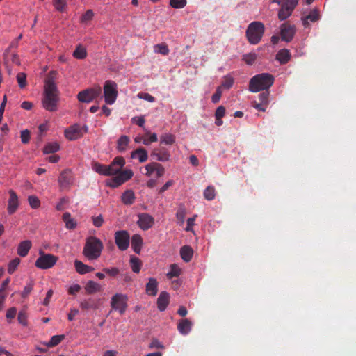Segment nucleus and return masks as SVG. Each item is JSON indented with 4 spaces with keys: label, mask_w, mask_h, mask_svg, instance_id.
<instances>
[{
    "label": "nucleus",
    "mask_w": 356,
    "mask_h": 356,
    "mask_svg": "<svg viewBox=\"0 0 356 356\" xmlns=\"http://www.w3.org/2000/svg\"><path fill=\"white\" fill-rule=\"evenodd\" d=\"M169 293L166 291L161 292L157 299V307L159 310L161 312L165 311L169 304Z\"/></svg>",
    "instance_id": "18"
},
{
    "label": "nucleus",
    "mask_w": 356,
    "mask_h": 356,
    "mask_svg": "<svg viewBox=\"0 0 356 356\" xmlns=\"http://www.w3.org/2000/svg\"><path fill=\"white\" fill-rule=\"evenodd\" d=\"M158 137L156 134H151L149 131L147 132L145 136L143 138V143L145 145H149L152 143L156 142Z\"/></svg>",
    "instance_id": "34"
},
{
    "label": "nucleus",
    "mask_w": 356,
    "mask_h": 356,
    "mask_svg": "<svg viewBox=\"0 0 356 356\" xmlns=\"http://www.w3.org/2000/svg\"><path fill=\"white\" fill-rule=\"evenodd\" d=\"M94 16V13L92 10H88L85 13H83L81 17V23H87L88 22L92 19Z\"/></svg>",
    "instance_id": "49"
},
{
    "label": "nucleus",
    "mask_w": 356,
    "mask_h": 356,
    "mask_svg": "<svg viewBox=\"0 0 356 356\" xmlns=\"http://www.w3.org/2000/svg\"><path fill=\"white\" fill-rule=\"evenodd\" d=\"M151 156L156 158L159 161H167L170 159V153L165 148L154 149L151 153Z\"/></svg>",
    "instance_id": "17"
},
{
    "label": "nucleus",
    "mask_w": 356,
    "mask_h": 356,
    "mask_svg": "<svg viewBox=\"0 0 356 356\" xmlns=\"http://www.w3.org/2000/svg\"><path fill=\"white\" fill-rule=\"evenodd\" d=\"M156 162H152L145 165V168L146 170L145 175L147 177H151L152 173L155 172L156 168Z\"/></svg>",
    "instance_id": "52"
},
{
    "label": "nucleus",
    "mask_w": 356,
    "mask_h": 356,
    "mask_svg": "<svg viewBox=\"0 0 356 356\" xmlns=\"http://www.w3.org/2000/svg\"><path fill=\"white\" fill-rule=\"evenodd\" d=\"M265 32V26L262 22H251L247 28L245 35L248 41L252 44H258Z\"/></svg>",
    "instance_id": "4"
},
{
    "label": "nucleus",
    "mask_w": 356,
    "mask_h": 356,
    "mask_svg": "<svg viewBox=\"0 0 356 356\" xmlns=\"http://www.w3.org/2000/svg\"><path fill=\"white\" fill-rule=\"evenodd\" d=\"M204 197L209 201H211L213 200L216 197V190L213 186H209L207 187V188L204 191L203 193Z\"/></svg>",
    "instance_id": "38"
},
{
    "label": "nucleus",
    "mask_w": 356,
    "mask_h": 356,
    "mask_svg": "<svg viewBox=\"0 0 356 356\" xmlns=\"http://www.w3.org/2000/svg\"><path fill=\"white\" fill-rule=\"evenodd\" d=\"M17 81L21 88H24L26 86V75L25 73L20 72L17 75Z\"/></svg>",
    "instance_id": "50"
},
{
    "label": "nucleus",
    "mask_w": 356,
    "mask_h": 356,
    "mask_svg": "<svg viewBox=\"0 0 356 356\" xmlns=\"http://www.w3.org/2000/svg\"><path fill=\"white\" fill-rule=\"evenodd\" d=\"M118 175L120 176V177H121V179L123 180V182L124 183L133 177L134 173L131 170L126 169L124 170H121Z\"/></svg>",
    "instance_id": "43"
},
{
    "label": "nucleus",
    "mask_w": 356,
    "mask_h": 356,
    "mask_svg": "<svg viewBox=\"0 0 356 356\" xmlns=\"http://www.w3.org/2000/svg\"><path fill=\"white\" fill-rule=\"evenodd\" d=\"M257 58V56L255 53H249L243 56V60L248 65H252L255 63Z\"/></svg>",
    "instance_id": "42"
},
{
    "label": "nucleus",
    "mask_w": 356,
    "mask_h": 356,
    "mask_svg": "<svg viewBox=\"0 0 356 356\" xmlns=\"http://www.w3.org/2000/svg\"><path fill=\"white\" fill-rule=\"evenodd\" d=\"M161 143L165 145H172L175 142V137L170 134H165L160 138Z\"/></svg>",
    "instance_id": "41"
},
{
    "label": "nucleus",
    "mask_w": 356,
    "mask_h": 356,
    "mask_svg": "<svg viewBox=\"0 0 356 356\" xmlns=\"http://www.w3.org/2000/svg\"><path fill=\"white\" fill-rule=\"evenodd\" d=\"M122 184H124L123 180L121 179V177H120L118 175H117L109 182L107 183V186L111 188H117Z\"/></svg>",
    "instance_id": "46"
},
{
    "label": "nucleus",
    "mask_w": 356,
    "mask_h": 356,
    "mask_svg": "<svg viewBox=\"0 0 356 356\" xmlns=\"http://www.w3.org/2000/svg\"><path fill=\"white\" fill-rule=\"evenodd\" d=\"M19 263H20V259L19 258H15V259L11 260L8 264V273L10 275L13 274L17 269Z\"/></svg>",
    "instance_id": "44"
},
{
    "label": "nucleus",
    "mask_w": 356,
    "mask_h": 356,
    "mask_svg": "<svg viewBox=\"0 0 356 356\" xmlns=\"http://www.w3.org/2000/svg\"><path fill=\"white\" fill-rule=\"evenodd\" d=\"M186 0H170V6L176 9H181L186 6Z\"/></svg>",
    "instance_id": "45"
},
{
    "label": "nucleus",
    "mask_w": 356,
    "mask_h": 356,
    "mask_svg": "<svg viewBox=\"0 0 356 356\" xmlns=\"http://www.w3.org/2000/svg\"><path fill=\"white\" fill-rule=\"evenodd\" d=\"M234 84V79L230 75H226L223 77V81L219 87L229 89Z\"/></svg>",
    "instance_id": "40"
},
{
    "label": "nucleus",
    "mask_w": 356,
    "mask_h": 356,
    "mask_svg": "<svg viewBox=\"0 0 356 356\" xmlns=\"http://www.w3.org/2000/svg\"><path fill=\"white\" fill-rule=\"evenodd\" d=\"M181 273V269L176 264H172L170 265V271L167 273V277L168 279H172V277H179Z\"/></svg>",
    "instance_id": "37"
},
{
    "label": "nucleus",
    "mask_w": 356,
    "mask_h": 356,
    "mask_svg": "<svg viewBox=\"0 0 356 356\" xmlns=\"http://www.w3.org/2000/svg\"><path fill=\"white\" fill-rule=\"evenodd\" d=\"M131 247L136 254H140L143 243V238L139 234H134L131 237Z\"/></svg>",
    "instance_id": "23"
},
{
    "label": "nucleus",
    "mask_w": 356,
    "mask_h": 356,
    "mask_svg": "<svg viewBox=\"0 0 356 356\" xmlns=\"http://www.w3.org/2000/svg\"><path fill=\"white\" fill-rule=\"evenodd\" d=\"M137 96L138 98L143 99L146 100L149 102H155V97H154L149 93L139 92Z\"/></svg>",
    "instance_id": "59"
},
{
    "label": "nucleus",
    "mask_w": 356,
    "mask_h": 356,
    "mask_svg": "<svg viewBox=\"0 0 356 356\" xmlns=\"http://www.w3.org/2000/svg\"><path fill=\"white\" fill-rule=\"evenodd\" d=\"M138 218L137 224L143 230L145 231L150 229L154 224V218L149 213H138Z\"/></svg>",
    "instance_id": "13"
},
{
    "label": "nucleus",
    "mask_w": 356,
    "mask_h": 356,
    "mask_svg": "<svg viewBox=\"0 0 356 356\" xmlns=\"http://www.w3.org/2000/svg\"><path fill=\"white\" fill-rule=\"evenodd\" d=\"M136 196L133 191L127 190L121 197L122 202L126 205H131L134 202Z\"/></svg>",
    "instance_id": "28"
},
{
    "label": "nucleus",
    "mask_w": 356,
    "mask_h": 356,
    "mask_svg": "<svg viewBox=\"0 0 356 356\" xmlns=\"http://www.w3.org/2000/svg\"><path fill=\"white\" fill-rule=\"evenodd\" d=\"M74 181L72 172L69 169L63 170L58 177V183L62 190L69 189Z\"/></svg>",
    "instance_id": "12"
},
{
    "label": "nucleus",
    "mask_w": 356,
    "mask_h": 356,
    "mask_svg": "<svg viewBox=\"0 0 356 356\" xmlns=\"http://www.w3.org/2000/svg\"><path fill=\"white\" fill-rule=\"evenodd\" d=\"M131 157L132 159H138L140 163H144L147 160L148 154L147 150L140 147L131 153Z\"/></svg>",
    "instance_id": "21"
},
{
    "label": "nucleus",
    "mask_w": 356,
    "mask_h": 356,
    "mask_svg": "<svg viewBox=\"0 0 356 356\" xmlns=\"http://www.w3.org/2000/svg\"><path fill=\"white\" fill-rule=\"evenodd\" d=\"M125 165V160L122 156L115 157L110 165H106L109 176L118 175Z\"/></svg>",
    "instance_id": "14"
},
{
    "label": "nucleus",
    "mask_w": 356,
    "mask_h": 356,
    "mask_svg": "<svg viewBox=\"0 0 356 356\" xmlns=\"http://www.w3.org/2000/svg\"><path fill=\"white\" fill-rule=\"evenodd\" d=\"M130 264L134 273H138L140 272L142 264L141 261L138 257H131L130 259Z\"/></svg>",
    "instance_id": "36"
},
{
    "label": "nucleus",
    "mask_w": 356,
    "mask_h": 356,
    "mask_svg": "<svg viewBox=\"0 0 356 356\" xmlns=\"http://www.w3.org/2000/svg\"><path fill=\"white\" fill-rule=\"evenodd\" d=\"M80 307L83 310L97 309L99 308V301L93 298L85 299L80 301Z\"/></svg>",
    "instance_id": "19"
},
{
    "label": "nucleus",
    "mask_w": 356,
    "mask_h": 356,
    "mask_svg": "<svg viewBox=\"0 0 356 356\" xmlns=\"http://www.w3.org/2000/svg\"><path fill=\"white\" fill-rule=\"evenodd\" d=\"M299 0H282L277 17L280 21L288 19L297 6Z\"/></svg>",
    "instance_id": "5"
},
{
    "label": "nucleus",
    "mask_w": 356,
    "mask_h": 356,
    "mask_svg": "<svg viewBox=\"0 0 356 356\" xmlns=\"http://www.w3.org/2000/svg\"><path fill=\"white\" fill-rule=\"evenodd\" d=\"M85 290L87 293L92 294L97 291H100L101 286L98 283H97L94 281L90 280L87 282V284L85 286Z\"/></svg>",
    "instance_id": "30"
},
{
    "label": "nucleus",
    "mask_w": 356,
    "mask_h": 356,
    "mask_svg": "<svg viewBox=\"0 0 356 356\" xmlns=\"http://www.w3.org/2000/svg\"><path fill=\"white\" fill-rule=\"evenodd\" d=\"M129 138L127 136H122L118 140V149L124 152L129 143Z\"/></svg>",
    "instance_id": "35"
},
{
    "label": "nucleus",
    "mask_w": 356,
    "mask_h": 356,
    "mask_svg": "<svg viewBox=\"0 0 356 356\" xmlns=\"http://www.w3.org/2000/svg\"><path fill=\"white\" fill-rule=\"evenodd\" d=\"M31 248V242L30 241H24L21 242L17 248V254L21 257H26Z\"/></svg>",
    "instance_id": "25"
},
{
    "label": "nucleus",
    "mask_w": 356,
    "mask_h": 356,
    "mask_svg": "<svg viewBox=\"0 0 356 356\" xmlns=\"http://www.w3.org/2000/svg\"><path fill=\"white\" fill-rule=\"evenodd\" d=\"M56 74V72L51 71L45 81L44 94L42 102L43 107L49 111H54L57 109L59 99V92L55 83Z\"/></svg>",
    "instance_id": "1"
},
{
    "label": "nucleus",
    "mask_w": 356,
    "mask_h": 356,
    "mask_svg": "<svg viewBox=\"0 0 356 356\" xmlns=\"http://www.w3.org/2000/svg\"><path fill=\"white\" fill-rule=\"evenodd\" d=\"M81 290V286L78 284L70 286L68 289V293L70 295H75Z\"/></svg>",
    "instance_id": "64"
},
{
    "label": "nucleus",
    "mask_w": 356,
    "mask_h": 356,
    "mask_svg": "<svg viewBox=\"0 0 356 356\" xmlns=\"http://www.w3.org/2000/svg\"><path fill=\"white\" fill-rule=\"evenodd\" d=\"M102 94V88L100 86H96L88 88L79 92L77 95V99L79 102L83 103H90L95 99L100 96Z\"/></svg>",
    "instance_id": "8"
},
{
    "label": "nucleus",
    "mask_w": 356,
    "mask_h": 356,
    "mask_svg": "<svg viewBox=\"0 0 356 356\" xmlns=\"http://www.w3.org/2000/svg\"><path fill=\"white\" fill-rule=\"evenodd\" d=\"M264 92L260 93L259 95V99L262 104L265 105L268 104V97H269V90H263Z\"/></svg>",
    "instance_id": "58"
},
{
    "label": "nucleus",
    "mask_w": 356,
    "mask_h": 356,
    "mask_svg": "<svg viewBox=\"0 0 356 356\" xmlns=\"http://www.w3.org/2000/svg\"><path fill=\"white\" fill-rule=\"evenodd\" d=\"M225 114V108L220 106L217 108L215 113V118H222Z\"/></svg>",
    "instance_id": "63"
},
{
    "label": "nucleus",
    "mask_w": 356,
    "mask_h": 356,
    "mask_svg": "<svg viewBox=\"0 0 356 356\" xmlns=\"http://www.w3.org/2000/svg\"><path fill=\"white\" fill-rule=\"evenodd\" d=\"M157 292L158 282L155 278L151 277L146 284V293L149 296H154L157 294Z\"/></svg>",
    "instance_id": "22"
},
{
    "label": "nucleus",
    "mask_w": 356,
    "mask_h": 356,
    "mask_svg": "<svg viewBox=\"0 0 356 356\" xmlns=\"http://www.w3.org/2000/svg\"><path fill=\"white\" fill-rule=\"evenodd\" d=\"M186 214V209L184 207H180L177 211L176 217L181 223L184 222Z\"/></svg>",
    "instance_id": "57"
},
{
    "label": "nucleus",
    "mask_w": 356,
    "mask_h": 356,
    "mask_svg": "<svg viewBox=\"0 0 356 356\" xmlns=\"http://www.w3.org/2000/svg\"><path fill=\"white\" fill-rule=\"evenodd\" d=\"M53 3L55 8L60 12H63L66 6L65 0H53Z\"/></svg>",
    "instance_id": "54"
},
{
    "label": "nucleus",
    "mask_w": 356,
    "mask_h": 356,
    "mask_svg": "<svg viewBox=\"0 0 356 356\" xmlns=\"http://www.w3.org/2000/svg\"><path fill=\"white\" fill-rule=\"evenodd\" d=\"M60 149V146L57 143H47L43 149L44 154H53L58 152Z\"/></svg>",
    "instance_id": "33"
},
{
    "label": "nucleus",
    "mask_w": 356,
    "mask_h": 356,
    "mask_svg": "<svg viewBox=\"0 0 356 356\" xmlns=\"http://www.w3.org/2000/svg\"><path fill=\"white\" fill-rule=\"evenodd\" d=\"M28 201L31 207L33 209H38L40 206V201L35 195L29 196Z\"/></svg>",
    "instance_id": "48"
},
{
    "label": "nucleus",
    "mask_w": 356,
    "mask_h": 356,
    "mask_svg": "<svg viewBox=\"0 0 356 356\" xmlns=\"http://www.w3.org/2000/svg\"><path fill=\"white\" fill-rule=\"evenodd\" d=\"M193 254V250L191 247L189 245H184L181 248L180 250V255L181 259L186 261L188 262L191 260Z\"/></svg>",
    "instance_id": "27"
},
{
    "label": "nucleus",
    "mask_w": 356,
    "mask_h": 356,
    "mask_svg": "<svg viewBox=\"0 0 356 356\" xmlns=\"http://www.w3.org/2000/svg\"><path fill=\"white\" fill-rule=\"evenodd\" d=\"M92 220L93 225L96 227H100L104 222V218L101 214L97 216H92Z\"/></svg>",
    "instance_id": "55"
},
{
    "label": "nucleus",
    "mask_w": 356,
    "mask_h": 356,
    "mask_svg": "<svg viewBox=\"0 0 356 356\" xmlns=\"http://www.w3.org/2000/svg\"><path fill=\"white\" fill-rule=\"evenodd\" d=\"M115 242L120 250H127L130 243V235L129 232L126 230H119L115 232Z\"/></svg>",
    "instance_id": "10"
},
{
    "label": "nucleus",
    "mask_w": 356,
    "mask_h": 356,
    "mask_svg": "<svg viewBox=\"0 0 356 356\" xmlns=\"http://www.w3.org/2000/svg\"><path fill=\"white\" fill-rule=\"evenodd\" d=\"M63 220L65 223V227L69 229H74L76 227V222L74 218H71L70 213L66 212L63 215Z\"/></svg>",
    "instance_id": "29"
},
{
    "label": "nucleus",
    "mask_w": 356,
    "mask_h": 356,
    "mask_svg": "<svg viewBox=\"0 0 356 356\" xmlns=\"http://www.w3.org/2000/svg\"><path fill=\"white\" fill-rule=\"evenodd\" d=\"M74 266L76 270L79 274H86L94 270L93 267L84 264L82 261L79 260L74 261Z\"/></svg>",
    "instance_id": "26"
},
{
    "label": "nucleus",
    "mask_w": 356,
    "mask_h": 356,
    "mask_svg": "<svg viewBox=\"0 0 356 356\" xmlns=\"http://www.w3.org/2000/svg\"><path fill=\"white\" fill-rule=\"evenodd\" d=\"M222 91L221 87H218L216 88L215 93L211 97L212 102L214 104L219 102L220 97L222 96Z\"/></svg>",
    "instance_id": "56"
},
{
    "label": "nucleus",
    "mask_w": 356,
    "mask_h": 356,
    "mask_svg": "<svg viewBox=\"0 0 356 356\" xmlns=\"http://www.w3.org/2000/svg\"><path fill=\"white\" fill-rule=\"evenodd\" d=\"M127 296L122 293L115 294L111 301V305L114 310H117L120 314H123L127 307Z\"/></svg>",
    "instance_id": "11"
},
{
    "label": "nucleus",
    "mask_w": 356,
    "mask_h": 356,
    "mask_svg": "<svg viewBox=\"0 0 356 356\" xmlns=\"http://www.w3.org/2000/svg\"><path fill=\"white\" fill-rule=\"evenodd\" d=\"M65 137L70 140H75L83 136L81 126L75 124L65 131Z\"/></svg>",
    "instance_id": "15"
},
{
    "label": "nucleus",
    "mask_w": 356,
    "mask_h": 356,
    "mask_svg": "<svg viewBox=\"0 0 356 356\" xmlns=\"http://www.w3.org/2000/svg\"><path fill=\"white\" fill-rule=\"evenodd\" d=\"M191 327L192 323L187 318L181 320L177 325L179 332L183 335L188 334L191 330Z\"/></svg>",
    "instance_id": "20"
},
{
    "label": "nucleus",
    "mask_w": 356,
    "mask_h": 356,
    "mask_svg": "<svg viewBox=\"0 0 356 356\" xmlns=\"http://www.w3.org/2000/svg\"><path fill=\"white\" fill-rule=\"evenodd\" d=\"M65 338L64 335H54L51 337L50 341L48 342L47 346L49 347H54L59 344L62 340Z\"/></svg>",
    "instance_id": "47"
},
{
    "label": "nucleus",
    "mask_w": 356,
    "mask_h": 356,
    "mask_svg": "<svg viewBox=\"0 0 356 356\" xmlns=\"http://www.w3.org/2000/svg\"><path fill=\"white\" fill-rule=\"evenodd\" d=\"M154 52L166 56L169 54V49L166 44L161 43L154 46Z\"/></svg>",
    "instance_id": "39"
},
{
    "label": "nucleus",
    "mask_w": 356,
    "mask_h": 356,
    "mask_svg": "<svg viewBox=\"0 0 356 356\" xmlns=\"http://www.w3.org/2000/svg\"><path fill=\"white\" fill-rule=\"evenodd\" d=\"M21 140L24 144L29 143L30 140V132L29 130L25 129L21 131Z\"/></svg>",
    "instance_id": "61"
},
{
    "label": "nucleus",
    "mask_w": 356,
    "mask_h": 356,
    "mask_svg": "<svg viewBox=\"0 0 356 356\" xmlns=\"http://www.w3.org/2000/svg\"><path fill=\"white\" fill-rule=\"evenodd\" d=\"M26 318L27 317L26 313L22 311L19 312L17 316V320L19 323L23 325H26L27 324Z\"/></svg>",
    "instance_id": "62"
},
{
    "label": "nucleus",
    "mask_w": 356,
    "mask_h": 356,
    "mask_svg": "<svg viewBox=\"0 0 356 356\" xmlns=\"http://www.w3.org/2000/svg\"><path fill=\"white\" fill-rule=\"evenodd\" d=\"M33 289V282H30L28 283L24 288L21 296L23 298H26L28 297V296L31 293Z\"/></svg>",
    "instance_id": "51"
},
{
    "label": "nucleus",
    "mask_w": 356,
    "mask_h": 356,
    "mask_svg": "<svg viewBox=\"0 0 356 356\" xmlns=\"http://www.w3.org/2000/svg\"><path fill=\"white\" fill-rule=\"evenodd\" d=\"M58 259V257L54 254L40 252V257L35 261V265L37 268L40 269H49L56 264Z\"/></svg>",
    "instance_id": "7"
},
{
    "label": "nucleus",
    "mask_w": 356,
    "mask_h": 356,
    "mask_svg": "<svg viewBox=\"0 0 356 356\" xmlns=\"http://www.w3.org/2000/svg\"><path fill=\"white\" fill-rule=\"evenodd\" d=\"M10 198L8 200V212L9 214L14 213L18 208V197L16 193L13 191H9Z\"/></svg>",
    "instance_id": "16"
},
{
    "label": "nucleus",
    "mask_w": 356,
    "mask_h": 356,
    "mask_svg": "<svg viewBox=\"0 0 356 356\" xmlns=\"http://www.w3.org/2000/svg\"><path fill=\"white\" fill-rule=\"evenodd\" d=\"M296 32L295 25L289 22H284L280 26V39L282 41L289 42L293 39Z\"/></svg>",
    "instance_id": "9"
},
{
    "label": "nucleus",
    "mask_w": 356,
    "mask_h": 356,
    "mask_svg": "<svg viewBox=\"0 0 356 356\" xmlns=\"http://www.w3.org/2000/svg\"><path fill=\"white\" fill-rule=\"evenodd\" d=\"M73 56L77 59H84L87 56V51L81 44L78 45L73 52Z\"/></svg>",
    "instance_id": "32"
},
{
    "label": "nucleus",
    "mask_w": 356,
    "mask_h": 356,
    "mask_svg": "<svg viewBox=\"0 0 356 356\" xmlns=\"http://www.w3.org/2000/svg\"><path fill=\"white\" fill-rule=\"evenodd\" d=\"M68 202V198L67 197H62L60 201L57 203L56 206V209L58 211H63L65 209V204H66Z\"/></svg>",
    "instance_id": "60"
},
{
    "label": "nucleus",
    "mask_w": 356,
    "mask_h": 356,
    "mask_svg": "<svg viewBox=\"0 0 356 356\" xmlns=\"http://www.w3.org/2000/svg\"><path fill=\"white\" fill-rule=\"evenodd\" d=\"M92 169L99 175L109 176V172L107 171L106 165H103L95 162L92 164Z\"/></svg>",
    "instance_id": "31"
},
{
    "label": "nucleus",
    "mask_w": 356,
    "mask_h": 356,
    "mask_svg": "<svg viewBox=\"0 0 356 356\" xmlns=\"http://www.w3.org/2000/svg\"><path fill=\"white\" fill-rule=\"evenodd\" d=\"M104 245L100 239L90 236L86 239L83 253L88 259L95 260L100 257Z\"/></svg>",
    "instance_id": "3"
},
{
    "label": "nucleus",
    "mask_w": 356,
    "mask_h": 356,
    "mask_svg": "<svg viewBox=\"0 0 356 356\" xmlns=\"http://www.w3.org/2000/svg\"><path fill=\"white\" fill-rule=\"evenodd\" d=\"M104 95L107 104H113L118 97L117 84L111 80H107L104 86Z\"/></svg>",
    "instance_id": "6"
},
{
    "label": "nucleus",
    "mask_w": 356,
    "mask_h": 356,
    "mask_svg": "<svg viewBox=\"0 0 356 356\" xmlns=\"http://www.w3.org/2000/svg\"><path fill=\"white\" fill-rule=\"evenodd\" d=\"M274 81V76L269 73H261L254 75L249 81V90L252 92H258L269 90Z\"/></svg>",
    "instance_id": "2"
},
{
    "label": "nucleus",
    "mask_w": 356,
    "mask_h": 356,
    "mask_svg": "<svg viewBox=\"0 0 356 356\" xmlns=\"http://www.w3.org/2000/svg\"><path fill=\"white\" fill-rule=\"evenodd\" d=\"M291 56L289 50L283 49L277 53L276 60H277L281 65H284L286 64L290 60Z\"/></svg>",
    "instance_id": "24"
},
{
    "label": "nucleus",
    "mask_w": 356,
    "mask_h": 356,
    "mask_svg": "<svg viewBox=\"0 0 356 356\" xmlns=\"http://www.w3.org/2000/svg\"><path fill=\"white\" fill-rule=\"evenodd\" d=\"M305 17L310 22H315L319 19V13L318 10H312Z\"/></svg>",
    "instance_id": "53"
}]
</instances>
